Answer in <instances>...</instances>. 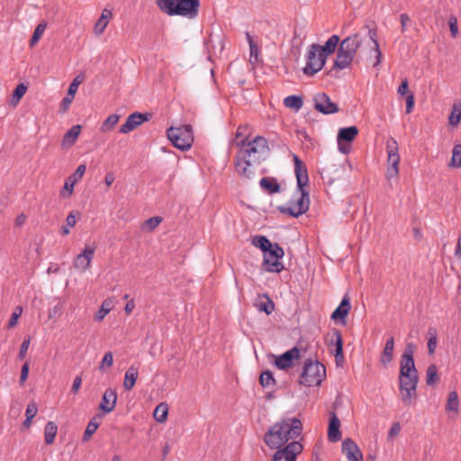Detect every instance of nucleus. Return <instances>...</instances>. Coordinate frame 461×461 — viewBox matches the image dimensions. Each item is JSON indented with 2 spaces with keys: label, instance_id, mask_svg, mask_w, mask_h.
<instances>
[{
  "label": "nucleus",
  "instance_id": "obj_1",
  "mask_svg": "<svg viewBox=\"0 0 461 461\" xmlns=\"http://www.w3.org/2000/svg\"><path fill=\"white\" fill-rule=\"evenodd\" d=\"M366 41L372 44L371 49L375 52L374 67L380 65L383 54L377 41V32L375 28L367 27L366 35L363 36L361 32H357L342 40L338 49L333 68L339 70L348 68L353 62L357 50Z\"/></svg>",
  "mask_w": 461,
  "mask_h": 461
},
{
  "label": "nucleus",
  "instance_id": "obj_2",
  "mask_svg": "<svg viewBox=\"0 0 461 461\" xmlns=\"http://www.w3.org/2000/svg\"><path fill=\"white\" fill-rule=\"evenodd\" d=\"M414 349L415 345L408 343L400 363V392L405 406L412 405L417 396L419 376L413 358Z\"/></svg>",
  "mask_w": 461,
  "mask_h": 461
},
{
  "label": "nucleus",
  "instance_id": "obj_3",
  "mask_svg": "<svg viewBox=\"0 0 461 461\" xmlns=\"http://www.w3.org/2000/svg\"><path fill=\"white\" fill-rule=\"evenodd\" d=\"M293 158L297 181L296 197L291 200L290 206H280L278 209L284 214L297 218L309 210L310 196L309 192L305 189L309 183V177L304 163L297 155H294Z\"/></svg>",
  "mask_w": 461,
  "mask_h": 461
},
{
  "label": "nucleus",
  "instance_id": "obj_4",
  "mask_svg": "<svg viewBox=\"0 0 461 461\" xmlns=\"http://www.w3.org/2000/svg\"><path fill=\"white\" fill-rule=\"evenodd\" d=\"M303 425L296 418H286L273 424L265 434L264 441L271 449L288 445L289 440H296L301 435Z\"/></svg>",
  "mask_w": 461,
  "mask_h": 461
},
{
  "label": "nucleus",
  "instance_id": "obj_5",
  "mask_svg": "<svg viewBox=\"0 0 461 461\" xmlns=\"http://www.w3.org/2000/svg\"><path fill=\"white\" fill-rule=\"evenodd\" d=\"M237 146L240 148L236 154L238 159H247L258 165L265 160L270 153L268 142L263 136H257L252 140H248L245 138L238 142Z\"/></svg>",
  "mask_w": 461,
  "mask_h": 461
},
{
  "label": "nucleus",
  "instance_id": "obj_6",
  "mask_svg": "<svg viewBox=\"0 0 461 461\" xmlns=\"http://www.w3.org/2000/svg\"><path fill=\"white\" fill-rule=\"evenodd\" d=\"M326 376L325 366L319 361L307 360L299 383L305 386L319 385Z\"/></svg>",
  "mask_w": 461,
  "mask_h": 461
},
{
  "label": "nucleus",
  "instance_id": "obj_7",
  "mask_svg": "<svg viewBox=\"0 0 461 461\" xmlns=\"http://www.w3.org/2000/svg\"><path fill=\"white\" fill-rule=\"evenodd\" d=\"M167 135L174 147L181 150L189 149L194 142L193 131L189 124L181 127H170L167 131Z\"/></svg>",
  "mask_w": 461,
  "mask_h": 461
},
{
  "label": "nucleus",
  "instance_id": "obj_8",
  "mask_svg": "<svg viewBox=\"0 0 461 461\" xmlns=\"http://www.w3.org/2000/svg\"><path fill=\"white\" fill-rule=\"evenodd\" d=\"M319 44L312 43L307 53L306 66L303 68V73L307 76H313L319 72L324 66L326 59L319 53Z\"/></svg>",
  "mask_w": 461,
  "mask_h": 461
},
{
  "label": "nucleus",
  "instance_id": "obj_9",
  "mask_svg": "<svg viewBox=\"0 0 461 461\" xmlns=\"http://www.w3.org/2000/svg\"><path fill=\"white\" fill-rule=\"evenodd\" d=\"M303 445L297 441L293 440L288 445L277 448L273 455L272 461H295L296 456L302 453Z\"/></svg>",
  "mask_w": 461,
  "mask_h": 461
},
{
  "label": "nucleus",
  "instance_id": "obj_10",
  "mask_svg": "<svg viewBox=\"0 0 461 461\" xmlns=\"http://www.w3.org/2000/svg\"><path fill=\"white\" fill-rule=\"evenodd\" d=\"M314 108L323 114H333L339 112L337 104L333 103L328 95L319 93L313 97Z\"/></svg>",
  "mask_w": 461,
  "mask_h": 461
},
{
  "label": "nucleus",
  "instance_id": "obj_11",
  "mask_svg": "<svg viewBox=\"0 0 461 461\" xmlns=\"http://www.w3.org/2000/svg\"><path fill=\"white\" fill-rule=\"evenodd\" d=\"M358 128L357 126H349L339 129L337 136V142L339 149L343 154L349 152V147L346 146L344 142H351L356 139L358 134Z\"/></svg>",
  "mask_w": 461,
  "mask_h": 461
},
{
  "label": "nucleus",
  "instance_id": "obj_12",
  "mask_svg": "<svg viewBox=\"0 0 461 461\" xmlns=\"http://www.w3.org/2000/svg\"><path fill=\"white\" fill-rule=\"evenodd\" d=\"M177 15L194 19L198 15L200 0H177Z\"/></svg>",
  "mask_w": 461,
  "mask_h": 461
},
{
  "label": "nucleus",
  "instance_id": "obj_13",
  "mask_svg": "<svg viewBox=\"0 0 461 461\" xmlns=\"http://www.w3.org/2000/svg\"><path fill=\"white\" fill-rule=\"evenodd\" d=\"M149 117L150 114L149 113L135 112L127 117L126 122L120 127L119 131L122 134L130 133L144 122L149 121Z\"/></svg>",
  "mask_w": 461,
  "mask_h": 461
},
{
  "label": "nucleus",
  "instance_id": "obj_14",
  "mask_svg": "<svg viewBox=\"0 0 461 461\" xmlns=\"http://www.w3.org/2000/svg\"><path fill=\"white\" fill-rule=\"evenodd\" d=\"M299 357L300 350L298 348L294 347L290 350H287L286 352L276 357L275 360V366L281 370H286L292 367L294 360L298 359Z\"/></svg>",
  "mask_w": 461,
  "mask_h": 461
},
{
  "label": "nucleus",
  "instance_id": "obj_15",
  "mask_svg": "<svg viewBox=\"0 0 461 461\" xmlns=\"http://www.w3.org/2000/svg\"><path fill=\"white\" fill-rule=\"evenodd\" d=\"M95 252V246H86L83 252L78 254L74 260V267L82 271L89 268Z\"/></svg>",
  "mask_w": 461,
  "mask_h": 461
},
{
  "label": "nucleus",
  "instance_id": "obj_16",
  "mask_svg": "<svg viewBox=\"0 0 461 461\" xmlns=\"http://www.w3.org/2000/svg\"><path fill=\"white\" fill-rule=\"evenodd\" d=\"M341 449L348 461H363V455L358 446L349 438L342 442Z\"/></svg>",
  "mask_w": 461,
  "mask_h": 461
},
{
  "label": "nucleus",
  "instance_id": "obj_17",
  "mask_svg": "<svg viewBox=\"0 0 461 461\" xmlns=\"http://www.w3.org/2000/svg\"><path fill=\"white\" fill-rule=\"evenodd\" d=\"M117 402V393L114 389L108 388L104 391L99 408L104 412V413H110L112 412L116 405Z\"/></svg>",
  "mask_w": 461,
  "mask_h": 461
},
{
  "label": "nucleus",
  "instance_id": "obj_18",
  "mask_svg": "<svg viewBox=\"0 0 461 461\" xmlns=\"http://www.w3.org/2000/svg\"><path fill=\"white\" fill-rule=\"evenodd\" d=\"M234 165L235 170L240 177L249 180L254 176L255 172L252 167L253 165H257L256 163L250 162L247 159H238V158L235 157Z\"/></svg>",
  "mask_w": 461,
  "mask_h": 461
},
{
  "label": "nucleus",
  "instance_id": "obj_19",
  "mask_svg": "<svg viewBox=\"0 0 461 461\" xmlns=\"http://www.w3.org/2000/svg\"><path fill=\"white\" fill-rule=\"evenodd\" d=\"M351 309L350 298L348 294H345L340 302L339 305L332 312L330 318L333 321L340 320L342 323L346 322V318Z\"/></svg>",
  "mask_w": 461,
  "mask_h": 461
},
{
  "label": "nucleus",
  "instance_id": "obj_20",
  "mask_svg": "<svg viewBox=\"0 0 461 461\" xmlns=\"http://www.w3.org/2000/svg\"><path fill=\"white\" fill-rule=\"evenodd\" d=\"M341 167L335 164L326 165L321 168V175L323 180H326L329 185H332L335 181L340 179Z\"/></svg>",
  "mask_w": 461,
  "mask_h": 461
},
{
  "label": "nucleus",
  "instance_id": "obj_21",
  "mask_svg": "<svg viewBox=\"0 0 461 461\" xmlns=\"http://www.w3.org/2000/svg\"><path fill=\"white\" fill-rule=\"evenodd\" d=\"M84 77L79 75L74 78V80L69 85L67 96L63 98L62 100V106L64 108V111H66L69 105L71 104L75 95L78 89L79 85L83 82Z\"/></svg>",
  "mask_w": 461,
  "mask_h": 461
},
{
  "label": "nucleus",
  "instance_id": "obj_22",
  "mask_svg": "<svg viewBox=\"0 0 461 461\" xmlns=\"http://www.w3.org/2000/svg\"><path fill=\"white\" fill-rule=\"evenodd\" d=\"M330 416L328 429V438L330 442H337L341 438V433L339 431L340 421L334 412H331Z\"/></svg>",
  "mask_w": 461,
  "mask_h": 461
},
{
  "label": "nucleus",
  "instance_id": "obj_23",
  "mask_svg": "<svg viewBox=\"0 0 461 461\" xmlns=\"http://www.w3.org/2000/svg\"><path fill=\"white\" fill-rule=\"evenodd\" d=\"M394 349V338L390 337L384 345V348L380 356V363L384 367H387L393 360V353Z\"/></svg>",
  "mask_w": 461,
  "mask_h": 461
},
{
  "label": "nucleus",
  "instance_id": "obj_24",
  "mask_svg": "<svg viewBox=\"0 0 461 461\" xmlns=\"http://www.w3.org/2000/svg\"><path fill=\"white\" fill-rule=\"evenodd\" d=\"M333 337L335 339L334 345H335V359L337 364L339 362L344 361V355H343V339L341 331L338 329L333 330Z\"/></svg>",
  "mask_w": 461,
  "mask_h": 461
},
{
  "label": "nucleus",
  "instance_id": "obj_25",
  "mask_svg": "<svg viewBox=\"0 0 461 461\" xmlns=\"http://www.w3.org/2000/svg\"><path fill=\"white\" fill-rule=\"evenodd\" d=\"M260 187L267 192L269 194H277L280 192L281 187L277 180L271 176L261 178L259 182Z\"/></svg>",
  "mask_w": 461,
  "mask_h": 461
},
{
  "label": "nucleus",
  "instance_id": "obj_26",
  "mask_svg": "<svg viewBox=\"0 0 461 461\" xmlns=\"http://www.w3.org/2000/svg\"><path fill=\"white\" fill-rule=\"evenodd\" d=\"M138 376H139V368L137 366H131L125 373L124 381H123L124 389L128 390V391L131 390L135 385Z\"/></svg>",
  "mask_w": 461,
  "mask_h": 461
},
{
  "label": "nucleus",
  "instance_id": "obj_27",
  "mask_svg": "<svg viewBox=\"0 0 461 461\" xmlns=\"http://www.w3.org/2000/svg\"><path fill=\"white\" fill-rule=\"evenodd\" d=\"M339 43V37L338 35H332L329 38L323 46L319 45L318 51L326 59L329 54H331L335 51Z\"/></svg>",
  "mask_w": 461,
  "mask_h": 461
},
{
  "label": "nucleus",
  "instance_id": "obj_28",
  "mask_svg": "<svg viewBox=\"0 0 461 461\" xmlns=\"http://www.w3.org/2000/svg\"><path fill=\"white\" fill-rule=\"evenodd\" d=\"M176 2L177 0H156V5L161 12L175 16L177 15Z\"/></svg>",
  "mask_w": 461,
  "mask_h": 461
},
{
  "label": "nucleus",
  "instance_id": "obj_29",
  "mask_svg": "<svg viewBox=\"0 0 461 461\" xmlns=\"http://www.w3.org/2000/svg\"><path fill=\"white\" fill-rule=\"evenodd\" d=\"M81 131V126L80 125H74L71 127L64 135L62 140V146L63 147H71L75 144L78 135Z\"/></svg>",
  "mask_w": 461,
  "mask_h": 461
},
{
  "label": "nucleus",
  "instance_id": "obj_30",
  "mask_svg": "<svg viewBox=\"0 0 461 461\" xmlns=\"http://www.w3.org/2000/svg\"><path fill=\"white\" fill-rule=\"evenodd\" d=\"M259 298H262L263 300L258 301L255 303L257 309L259 312H264L267 315L271 314L275 310L274 302L270 299V297L267 294L259 295Z\"/></svg>",
  "mask_w": 461,
  "mask_h": 461
},
{
  "label": "nucleus",
  "instance_id": "obj_31",
  "mask_svg": "<svg viewBox=\"0 0 461 461\" xmlns=\"http://www.w3.org/2000/svg\"><path fill=\"white\" fill-rule=\"evenodd\" d=\"M263 266L266 271L272 273H280L284 269V265L277 258L264 256Z\"/></svg>",
  "mask_w": 461,
  "mask_h": 461
},
{
  "label": "nucleus",
  "instance_id": "obj_32",
  "mask_svg": "<svg viewBox=\"0 0 461 461\" xmlns=\"http://www.w3.org/2000/svg\"><path fill=\"white\" fill-rule=\"evenodd\" d=\"M112 16V12L104 9L102 14L95 25V32L98 35L102 34L108 25L109 19Z\"/></svg>",
  "mask_w": 461,
  "mask_h": 461
},
{
  "label": "nucleus",
  "instance_id": "obj_33",
  "mask_svg": "<svg viewBox=\"0 0 461 461\" xmlns=\"http://www.w3.org/2000/svg\"><path fill=\"white\" fill-rule=\"evenodd\" d=\"M398 150L399 147L396 140L393 137H390L386 140V152L388 155V161L400 160Z\"/></svg>",
  "mask_w": 461,
  "mask_h": 461
},
{
  "label": "nucleus",
  "instance_id": "obj_34",
  "mask_svg": "<svg viewBox=\"0 0 461 461\" xmlns=\"http://www.w3.org/2000/svg\"><path fill=\"white\" fill-rule=\"evenodd\" d=\"M58 431V427L53 421H48L44 428V438L47 445L54 442Z\"/></svg>",
  "mask_w": 461,
  "mask_h": 461
},
{
  "label": "nucleus",
  "instance_id": "obj_35",
  "mask_svg": "<svg viewBox=\"0 0 461 461\" xmlns=\"http://www.w3.org/2000/svg\"><path fill=\"white\" fill-rule=\"evenodd\" d=\"M284 104L285 107L294 109L295 112L299 111L303 104V100L298 95H289L285 98Z\"/></svg>",
  "mask_w": 461,
  "mask_h": 461
},
{
  "label": "nucleus",
  "instance_id": "obj_36",
  "mask_svg": "<svg viewBox=\"0 0 461 461\" xmlns=\"http://www.w3.org/2000/svg\"><path fill=\"white\" fill-rule=\"evenodd\" d=\"M112 307H113V300L111 298L105 299L102 303L98 312H96L95 320L96 321H103L104 318L105 317V315L111 312Z\"/></svg>",
  "mask_w": 461,
  "mask_h": 461
},
{
  "label": "nucleus",
  "instance_id": "obj_37",
  "mask_svg": "<svg viewBox=\"0 0 461 461\" xmlns=\"http://www.w3.org/2000/svg\"><path fill=\"white\" fill-rule=\"evenodd\" d=\"M459 409V400L456 392L452 391L448 393L447 402L446 404L447 411H453L456 414L458 413Z\"/></svg>",
  "mask_w": 461,
  "mask_h": 461
},
{
  "label": "nucleus",
  "instance_id": "obj_38",
  "mask_svg": "<svg viewBox=\"0 0 461 461\" xmlns=\"http://www.w3.org/2000/svg\"><path fill=\"white\" fill-rule=\"evenodd\" d=\"M251 243L255 247L260 249L263 252H267V249L272 247L270 240L267 237L261 235L254 236L251 240Z\"/></svg>",
  "mask_w": 461,
  "mask_h": 461
},
{
  "label": "nucleus",
  "instance_id": "obj_39",
  "mask_svg": "<svg viewBox=\"0 0 461 461\" xmlns=\"http://www.w3.org/2000/svg\"><path fill=\"white\" fill-rule=\"evenodd\" d=\"M168 414V407L167 404L161 402L159 403L153 413L154 419L160 423H163L167 420Z\"/></svg>",
  "mask_w": 461,
  "mask_h": 461
},
{
  "label": "nucleus",
  "instance_id": "obj_40",
  "mask_svg": "<svg viewBox=\"0 0 461 461\" xmlns=\"http://www.w3.org/2000/svg\"><path fill=\"white\" fill-rule=\"evenodd\" d=\"M439 376L438 374V368L436 365H429L426 372V384L430 386L437 384Z\"/></svg>",
  "mask_w": 461,
  "mask_h": 461
},
{
  "label": "nucleus",
  "instance_id": "obj_41",
  "mask_svg": "<svg viewBox=\"0 0 461 461\" xmlns=\"http://www.w3.org/2000/svg\"><path fill=\"white\" fill-rule=\"evenodd\" d=\"M47 28V23L45 21H41L37 27L34 30V32L32 34V37L30 41V47H34L40 39L41 38L42 34L44 33L45 30Z\"/></svg>",
  "mask_w": 461,
  "mask_h": 461
},
{
  "label": "nucleus",
  "instance_id": "obj_42",
  "mask_svg": "<svg viewBox=\"0 0 461 461\" xmlns=\"http://www.w3.org/2000/svg\"><path fill=\"white\" fill-rule=\"evenodd\" d=\"M120 116L113 113L109 115L106 120L102 123L100 127L101 132H107L112 131L114 126L118 123Z\"/></svg>",
  "mask_w": 461,
  "mask_h": 461
},
{
  "label": "nucleus",
  "instance_id": "obj_43",
  "mask_svg": "<svg viewBox=\"0 0 461 461\" xmlns=\"http://www.w3.org/2000/svg\"><path fill=\"white\" fill-rule=\"evenodd\" d=\"M449 167L459 168L461 167V144H456L452 149V158Z\"/></svg>",
  "mask_w": 461,
  "mask_h": 461
},
{
  "label": "nucleus",
  "instance_id": "obj_44",
  "mask_svg": "<svg viewBox=\"0 0 461 461\" xmlns=\"http://www.w3.org/2000/svg\"><path fill=\"white\" fill-rule=\"evenodd\" d=\"M259 383L263 387H273L276 384L273 373L269 370H266L261 373L259 376Z\"/></svg>",
  "mask_w": 461,
  "mask_h": 461
},
{
  "label": "nucleus",
  "instance_id": "obj_45",
  "mask_svg": "<svg viewBox=\"0 0 461 461\" xmlns=\"http://www.w3.org/2000/svg\"><path fill=\"white\" fill-rule=\"evenodd\" d=\"M97 419H100V416H95L94 417L93 420H91L87 426H86V429L84 432V435H83V440L84 441H87L91 436L96 431V429H98L99 427V422L96 421Z\"/></svg>",
  "mask_w": 461,
  "mask_h": 461
},
{
  "label": "nucleus",
  "instance_id": "obj_46",
  "mask_svg": "<svg viewBox=\"0 0 461 461\" xmlns=\"http://www.w3.org/2000/svg\"><path fill=\"white\" fill-rule=\"evenodd\" d=\"M429 340H428V351L429 355L434 354L437 348V330L435 328L429 327L428 330Z\"/></svg>",
  "mask_w": 461,
  "mask_h": 461
},
{
  "label": "nucleus",
  "instance_id": "obj_47",
  "mask_svg": "<svg viewBox=\"0 0 461 461\" xmlns=\"http://www.w3.org/2000/svg\"><path fill=\"white\" fill-rule=\"evenodd\" d=\"M264 253V256L277 259H281L285 255L284 249L277 243H272V247Z\"/></svg>",
  "mask_w": 461,
  "mask_h": 461
},
{
  "label": "nucleus",
  "instance_id": "obj_48",
  "mask_svg": "<svg viewBox=\"0 0 461 461\" xmlns=\"http://www.w3.org/2000/svg\"><path fill=\"white\" fill-rule=\"evenodd\" d=\"M77 215H79V212H71L66 218V226H62L61 232L63 235L69 234L70 230L68 227H74L77 222Z\"/></svg>",
  "mask_w": 461,
  "mask_h": 461
},
{
  "label": "nucleus",
  "instance_id": "obj_49",
  "mask_svg": "<svg viewBox=\"0 0 461 461\" xmlns=\"http://www.w3.org/2000/svg\"><path fill=\"white\" fill-rule=\"evenodd\" d=\"M161 221L162 218L160 216L150 217L143 222L142 229L152 231L159 225Z\"/></svg>",
  "mask_w": 461,
  "mask_h": 461
},
{
  "label": "nucleus",
  "instance_id": "obj_50",
  "mask_svg": "<svg viewBox=\"0 0 461 461\" xmlns=\"http://www.w3.org/2000/svg\"><path fill=\"white\" fill-rule=\"evenodd\" d=\"M461 120V104H455L449 116V124L456 126Z\"/></svg>",
  "mask_w": 461,
  "mask_h": 461
},
{
  "label": "nucleus",
  "instance_id": "obj_51",
  "mask_svg": "<svg viewBox=\"0 0 461 461\" xmlns=\"http://www.w3.org/2000/svg\"><path fill=\"white\" fill-rule=\"evenodd\" d=\"M399 162L400 160L388 161V167L386 172L387 179L397 177L399 175Z\"/></svg>",
  "mask_w": 461,
  "mask_h": 461
},
{
  "label": "nucleus",
  "instance_id": "obj_52",
  "mask_svg": "<svg viewBox=\"0 0 461 461\" xmlns=\"http://www.w3.org/2000/svg\"><path fill=\"white\" fill-rule=\"evenodd\" d=\"M26 91L27 86L24 84H19L15 87L13 95V102L14 103V104L20 101V99L25 95Z\"/></svg>",
  "mask_w": 461,
  "mask_h": 461
},
{
  "label": "nucleus",
  "instance_id": "obj_53",
  "mask_svg": "<svg viewBox=\"0 0 461 461\" xmlns=\"http://www.w3.org/2000/svg\"><path fill=\"white\" fill-rule=\"evenodd\" d=\"M86 166L85 164L79 165L76 169L75 173L68 177V180H72L73 182L77 183L83 177L84 174L86 173Z\"/></svg>",
  "mask_w": 461,
  "mask_h": 461
},
{
  "label": "nucleus",
  "instance_id": "obj_54",
  "mask_svg": "<svg viewBox=\"0 0 461 461\" xmlns=\"http://www.w3.org/2000/svg\"><path fill=\"white\" fill-rule=\"evenodd\" d=\"M23 312L22 307L18 306L14 310V312L12 313L11 318L8 322V328L12 329L16 326L19 317L21 316Z\"/></svg>",
  "mask_w": 461,
  "mask_h": 461
},
{
  "label": "nucleus",
  "instance_id": "obj_55",
  "mask_svg": "<svg viewBox=\"0 0 461 461\" xmlns=\"http://www.w3.org/2000/svg\"><path fill=\"white\" fill-rule=\"evenodd\" d=\"M449 30L451 32V36L456 38L458 34V26H457V19L456 16L451 15L448 20Z\"/></svg>",
  "mask_w": 461,
  "mask_h": 461
},
{
  "label": "nucleus",
  "instance_id": "obj_56",
  "mask_svg": "<svg viewBox=\"0 0 461 461\" xmlns=\"http://www.w3.org/2000/svg\"><path fill=\"white\" fill-rule=\"evenodd\" d=\"M113 357L112 352H106L103 357V360L99 366V369H104V366L110 367L113 366Z\"/></svg>",
  "mask_w": 461,
  "mask_h": 461
},
{
  "label": "nucleus",
  "instance_id": "obj_57",
  "mask_svg": "<svg viewBox=\"0 0 461 461\" xmlns=\"http://www.w3.org/2000/svg\"><path fill=\"white\" fill-rule=\"evenodd\" d=\"M38 412V407L37 404L34 402H32L28 404L25 416L29 419H33Z\"/></svg>",
  "mask_w": 461,
  "mask_h": 461
},
{
  "label": "nucleus",
  "instance_id": "obj_58",
  "mask_svg": "<svg viewBox=\"0 0 461 461\" xmlns=\"http://www.w3.org/2000/svg\"><path fill=\"white\" fill-rule=\"evenodd\" d=\"M30 342H31L30 338L25 339L23 341V343H22V345L20 347L19 354H18V357L20 359H23L26 357V354H27V351H28V348H29V346H30Z\"/></svg>",
  "mask_w": 461,
  "mask_h": 461
},
{
  "label": "nucleus",
  "instance_id": "obj_59",
  "mask_svg": "<svg viewBox=\"0 0 461 461\" xmlns=\"http://www.w3.org/2000/svg\"><path fill=\"white\" fill-rule=\"evenodd\" d=\"M75 182H73L72 180H67L65 182V185H64V191L61 193V195L66 197V196H70L73 193V188H74V185H75Z\"/></svg>",
  "mask_w": 461,
  "mask_h": 461
},
{
  "label": "nucleus",
  "instance_id": "obj_60",
  "mask_svg": "<svg viewBox=\"0 0 461 461\" xmlns=\"http://www.w3.org/2000/svg\"><path fill=\"white\" fill-rule=\"evenodd\" d=\"M29 363L25 362L21 369L20 384H23L28 378Z\"/></svg>",
  "mask_w": 461,
  "mask_h": 461
},
{
  "label": "nucleus",
  "instance_id": "obj_61",
  "mask_svg": "<svg viewBox=\"0 0 461 461\" xmlns=\"http://www.w3.org/2000/svg\"><path fill=\"white\" fill-rule=\"evenodd\" d=\"M400 22H401V31L402 32H405L407 30V25L411 22V18L407 14H402L400 15Z\"/></svg>",
  "mask_w": 461,
  "mask_h": 461
},
{
  "label": "nucleus",
  "instance_id": "obj_62",
  "mask_svg": "<svg viewBox=\"0 0 461 461\" xmlns=\"http://www.w3.org/2000/svg\"><path fill=\"white\" fill-rule=\"evenodd\" d=\"M408 90H409V83H408V80L405 78L402 81L397 91H398L399 95H404L408 93Z\"/></svg>",
  "mask_w": 461,
  "mask_h": 461
},
{
  "label": "nucleus",
  "instance_id": "obj_63",
  "mask_svg": "<svg viewBox=\"0 0 461 461\" xmlns=\"http://www.w3.org/2000/svg\"><path fill=\"white\" fill-rule=\"evenodd\" d=\"M400 430H401L400 423H398V422L393 423L388 432V438H393L394 436H397L400 433Z\"/></svg>",
  "mask_w": 461,
  "mask_h": 461
},
{
  "label": "nucleus",
  "instance_id": "obj_64",
  "mask_svg": "<svg viewBox=\"0 0 461 461\" xmlns=\"http://www.w3.org/2000/svg\"><path fill=\"white\" fill-rule=\"evenodd\" d=\"M81 384H82V378H81V376L78 375L74 379V382H73V384L71 387V392L74 394L77 393L78 390L80 389Z\"/></svg>",
  "mask_w": 461,
  "mask_h": 461
}]
</instances>
